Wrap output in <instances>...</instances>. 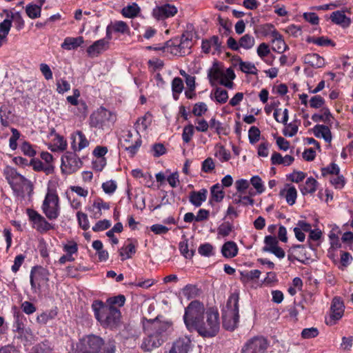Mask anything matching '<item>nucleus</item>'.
<instances>
[{
	"label": "nucleus",
	"mask_w": 353,
	"mask_h": 353,
	"mask_svg": "<svg viewBox=\"0 0 353 353\" xmlns=\"http://www.w3.org/2000/svg\"><path fill=\"white\" fill-rule=\"evenodd\" d=\"M3 175L16 196L23 197L26 194L30 195L32 192L31 182L14 168L6 166L3 170Z\"/></svg>",
	"instance_id": "1"
},
{
	"label": "nucleus",
	"mask_w": 353,
	"mask_h": 353,
	"mask_svg": "<svg viewBox=\"0 0 353 353\" xmlns=\"http://www.w3.org/2000/svg\"><path fill=\"white\" fill-rule=\"evenodd\" d=\"M92 307L96 319L102 325L112 327L119 323L121 312L115 307H108L101 301H94Z\"/></svg>",
	"instance_id": "2"
},
{
	"label": "nucleus",
	"mask_w": 353,
	"mask_h": 353,
	"mask_svg": "<svg viewBox=\"0 0 353 353\" xmlns=\"http://www.w3.org/2000/svg\"><path fill=\"white\" fill-rule=\"evenodd\" d=\"M194 330L204 338H210L215 336L220 329L219 314L217 310L210 308L207 310L205 321H201L195 326Z\"/></svg>",
	"instance_id": "3"
},
{
	"label": "nucleus",
	"mask_w": 353,
	"mask_h": 353,
	"mask_svg": "<svg viewBox=\"0 0 353 353\" xmlns=\"http://www.w3.org/2000/svg\"><path fill=\"white\" fill-rule=\"evenodd\" d=\"M239 294L237 292L232 293L228 298L226 306L223 310V326L226 330H234L237 327L239 320Z\"/></svg>",
	"instance_id": "4"
},
{
	"label": "nucleus",
	"mask_w": 353,
	"mask_h": 353,
	"mask_svg": "<svg viewBox=\"0 0 353 353\" xmlns=\"http://www.w3.org/2000/svg\"><path fill=\"white\" fill-rule=\"evenodd\" d=\"M205 307L203 303L198 301H192L185 308L183 316L184 323L189 331H193L198 323L203 317Z\"/></svg>",
	"instance_id": "5"
},
{
	"label": "nucleus",
	"mask_w": 353,
	"mask_h": 353,
	"mask_svg": "<svg viewBox=\"0 0 353 353\" xmlns=\"http://www.w3.org/2000/svg\"><path fill=\"white\" fill-rule=\"evenodd\" d=\"M168 325L161 323H154L152 325L153 332L144 339L141 347L147 352H151L154 348L159 347L164 342L165 338L163 333L167 330Z\"/></svg>",
	"instance_id": "6"
},
{
	"label": "nucleus",
	"mask_w": 353,
	"mask_h": 353,
	"mask_svg": "<svg viewBox=\"0 0 353 353\" xmlns=\"http://www.w3.org/2000/svg\"><path fill=\"white\" fill-rule=\"evenodd\" d=\"M41 209L48 219L54 220L58 218L60 214L59 199L54 191L48 190L43 200Z\"/></svg>",
	"instance_id": "7"
},
{
	"label": "nucleus",
	"mask_w": 353,
	"mask_h": 353,
	"mask_svg": "<svg viewBox=\"0 0 353 353\" xmlns=\"http://www.w3.org/2000/svg\"><path fill=\"white\" fill-rule=\"evenodd\" d=\"M103 343V340L97 336H86L79 341L74 353H98Z\"/></svg>",
	"instance_id": "8"
},
{
	"label": "nucleus",
	"mask_w": 353,
	"mask_h": 353,
	"mask_svg": "<svg viewBox=\"0 0 353 353\" xmlns=\"http://www.w3.org/2000/svg\"><path fill=\"white\" fill-rule=\"evenodd\" d=\"M116 115L103 107L99 108L90 117V124L92 127L102 128L110 123H114Z\"/></svg>",
	"instance_id": "9"
},
{
	"label": "nucleus",
	"mask_w": 353,
	"mask_h": 353,
	"mask_svg": "<svg viewBox=\"0 0 353 353\" xmlns=\"http://www.w3.org/2000/svg\"><path fill=\"white\" fill-rule=\"evenodd\" d=\"M26 214L32 223V227L40 233H44L53 229V226L46 219L33 209H27Z\"/></svg>",
	"instance_id": "10"
},
{
	"label": "nucleus",
	"mask_w": 353,
	"mask_h": 353,
	"mask_svg": "<svg viewBox=\"0 0 353 353\" xmlns=\"http://www.w3.org/2000/svg\"><path fill=\"white\" fill-rule=\"evenodd\" d=\"M268 347V341L263 337H254L243 346L242 353H265Z\"/></svg>",
	"instance_id": "11"
},
{
	"label": "nucleus",
	"mask_w": 353,
	"mask_h": 353,
	"mask_svg": "<svg viewBox=\"0 0 353 353\" xmlns=\"http://www.w3.org/2000/svg\"><path fill=\"white\" fill-rule=\"evenodd\" d=\"M177 12L178 10L175 6L165 3L154 8L152 16L157 21H163L174 17L177 14Z\"/></svg>",
	"instance_id": "12"
},
{
	"label": "nucleus",
	"mask_w": 353,
	"mask_h": 353,
	"mask_svg": "<svg viewBox=\"0 0 353 353\" xmlns=\"http://www.w3.org/2000/svg\"><path fill=\"white\" fill-rule=\"evenodd\" d=\"M141 143V137L139 133L135 131L133 134L131 131H128L124 144L127 152L132 154H136L139 151Z\"/></svg>",
	"instance_id": "13"
},
{
	"label": "nucleus",
	"mask_w": 353,
	"mask_h": 353,
	"mask_svg": "<svg viewBox=\"0 0 353 353\" xmlns=\"http://www.w3.org/2000/svg\"><path fill=\"white\" fill-rule=\"evenodd\" d=\"M265 246L263 251L274 254L279 259L285 257V252L282 248L278 246V240L275 236H267L264 239Z\"/></svg>",
	"instance_id": "14"
},
{
	"label": "nucleus",
	"mask_w": 353,
	"mask_h": 353,
	"mask_svg": "<svg viewBox=\"0 0 353 353\" xmlns=\"http://www.w3.org/2000/svg\"><path fill=\"white\" fill-rule=\"evenodd\" d=\"M82 165V162L79 156H62L61 157V169L66 173H72L79 169Z\"/></svg>",
	"instance_id": "15"
},
{
	"label": "nucleus",
	"mask_w": 353,
	"mask_h": 353,
	"mask_svg": "<svg viewBox=\"0 0 353 353\" xmlns=\"http://www.w3.org/2000/svg\"><path fill=\"white\" fill-rule=\"evenodd\" d=\"M192 341L188 336L181 337L174 341L167 353H188Z\"/></svg>",
	"instance_id": "16"
},
{
	"label": "nucleus",
	"mask_w": 353,
	"mask_h": 353,
	"mask_svg": "<svg viewBox=\"0 0 353 353\" xmlns=\"http://www.w3.org/2000/svg\"><path fill=\"white\" fill-rule=\"evenodd\" d=\"M71 148L74 152H80L89 145V141L85 135L79 130L73 132L70 137Z\"/></svg>",
	"instance_id": "17"
},
{
	"label": "nucleus",
	"mask_w": 353,
	"mask_h": 353,
	"mask_svg": "<svg viewBox=\"0 0 353 353\" xmlns=\"http://www.w3.org/2000/svg\"><path fill=\"white\" fill-rule=\"evenodd\" d=\"M14 330L17 333V337L21 340L24 345L30 344L34 341V336L31 329L24 326L23 323L17 322Z\"/></svg>",
	"instance_id": "18"
},
{
	"label": "nucleus",
	"mask_w": 353,
	"mask_h": 353,
	"mask_svg": "<svg viewBox=\"0 0 353 353\" xmlns=\"http://www.w3.org/2000/svg\"><path fill=\"white\" fill-rule=\"evenodd\" d=\"M330 19L334 24L339 26L344 29L349 28L352 23L351 18L345 14L344 10L332 12L330 16Z\"/></svg>",
	"instance_id": "19"
},
{
	"label": "nucleus",
	"mask_w": 353,
	"mask_h": 353,
	"mask_svg": "<svg viewBox=\"0 0 353 353\" xmlns=\"http://www.w3.org/2000/svg\"><path fill=\"white\" fill-rule=\"evenodd\" d=\"M109 48V42L105 39H101L94 41L92 45L88 47L86 52L89 57H98L103 52Z\"/></svg>",
	"instance_id": "20"
},
{
	"label": "nucleus",
	"mask_w": 353,
	"mask_h": 353,
	"mask_svg": "<svg viewBox=\"0 0 353 353\" xmlns=\"http://www.w3.org/2000/svg\"><path fill=\"white\" fill-rule=\"evenodd\" d=\"M48 275V271L43 268H33L31 270L30 276L32 290L35 291L37 287L40 286V283L38 282L39 277L43 276L45 281L48 282L49 280Z\"/></svg>",
	"instance_id": "21"
},
{
	"label": "nucleus",
	"mask_w": 353,
	"mask_h": 353,
	"mask_svg": "<svg viewBox=\"0 0 353 353\" xmlns=\"http://www.w3.org/2000/svg\"><path fill=\"white\" fill-rule=\"evenodd\" d=\"M257 55L268 65H272L275 56L271 53L270 46L266 43H261L256 49Z\"/></svg>",
	"instance_id": "22"
},
{
	"label": "nucleus",
	"mask_w": 353,
	"mask_h": 353,
	"mask_svg": "<svg viewBox=\"0 0 353 353\" xmlns=\"http://www.w3.org/2000/svg\"><path fill=\"white\" fill-rule=\"evenodd\" d=\"M152 122V115L150 112H147L143 117H139L135 122L134 126V130L138 133L145 132Z\"/></svg>",
	"instance_id": "23"
},
{
	"label": "nucleus",
	"mask_w": 353,
	"mask_h": 353,
	"mask_svg": "<svg viewBox=\"0 0 353 353\" xmlns=\"http://www.w3.org/2000/svg\"><path fill=\"white\" fill-rule=\"evenodd\" d=\"M330 310L331 318L334 320H339L344 313V305L343 301L338 297L334 298Z\"/></svg>",
	"instance_id": "24"
},
{
	"label": "nucleus",
	"mask_w": 353,
	"mask_h": 353,
	"mask_svg": "<svg viewBox=\"0 0 353 353\" xmlns=\"http://www.w3.org/2000/svg\"><path fill=\"white\" fill-rule=\"evenodd\" d=\"M67 148V142L66 140L63 138V137L55 134V137L52 141V142L49 144L48 148L52 152H59L64 151Z\"/></svg>",
	"instance_id": "25"
},
{
	"label": "nucleus",
	"mask_w": 353,
	"mask_h": 353,
	"mask_svg": "<svg viewBox=\"0 0 353 353\" xmlns=\"http://www.w3.org/2000/svg\"><path fill=\"white\" fill-rule=\"evenodd\" d=\"M208 191L206 189H201L199 191H192L190 194V202L195 207H199L207 199Z\"/></svg>",
	"instance_id": "26"
},
{
	"label": "nucleus",
	"mask_w": 353,
	"mask_h": 353,
	"mask_svg": "<svg viewBox=\"0 0 353 353\" xmlns=\"http://www.w3.org/2000/svg\"><path fill=\"white\" fill-rule=\"evenodd\" d=\"M305 63L315 68H320L325 65V60L316 53L307 54L304 57Z\"/></svg>",
	"instance_id": "27"
},
{
	"label": "nucleus",
	"mask_w": 353,
	"mask_h": 353,
	"mask_svg": "<svg viewBox=\"0 0 353 353\" xmlns=\"http://www.w3.org/2000/svg\"><path fill=\"white\" fill-rule=\"evenodd\" d=\"M314 134L317 138H323L326 142L332 140V133L328 126L317 124L314 127Z\"/></svg>",
	"instance_id": "28"
},
{
	"label": "nucleus",
	"mask_w": 353,
	"mask_h": 353,
	"mask_svg": "<svg viewBox=\"0 0 353 353\" xmlns=\"http://www.w3.org/2000/svg\"><path fill=\"white\" fill-rule=\"evenodd\" d=\"M84 42L83 37H66L61 46L63 49L70 50L79 47Z\"/></svg>",
	"instance_id": "29"
},
{
	"label": "nucleus",
	"mask_w": 353,
	"mask_h": 353,
	"mask_svg": "<svg viewBox=\"0 0 353 353\" xmlns=\"http://www.w3.org/2000/svg\"><path fill=\"white\" fill-rule=\"evenodd\" d=\"M221 253L225 258H233L238 253V247L234 241L225 242L221 248Z\"/></svg>",
	"instance_id": "30"
},
{
	"label": "nucleus",
	"mask_w": 353,
	"mask_h": 353,
	"mask_svg": "<svg viewBox=\"0 0 353 353\" xmlns=\"http://www.w3.org/2000/svg\"><path fill=\"white\" fill-rule=\"evenodd\" d=\"M141 8L137 3H132L122 9L121 14L126 18L133 19L138 16Z\"/></svg>",
	"instance_id": "31"
},
{
	"label": "nucleus",
	"mask_w": 353,
	"mask_h": 353,
	"mask_svg": "<svg viewBox=\"0 0 353 353\" xmlns=\"http://www.w3.org/2000/svg\"><path fill=\"white\" fill-rule=\"evenodd\" d=\"M184 89L183 81L180 77H174L172 81V97L175 101L179 100L180 94Z\"/></svg>",
	"instance_id": "32"
},
{
	"label": "nucleus",
	"mask_w": 353,
	"mask_h": 353,
	"mask_svg": "<svg viewBox=\"0 0 353 353\" xmlns=\"http://www.w3.org/2000/svg\"><path fill=\"white\" fill-rule=\"evenodd\" d=\"M317 184V181L313 177L307 178L305 184L301 188V193L303 195L314 193L316 190Z\"/></svg>",
	"instance_id": "33"
},
{
	"label": "nucleus",
	"mask_w": 353,
	"mask_h": 353,
	"mask_svg": "<svg viewBox=\"0 0 353 353\" xmlns=\"http://www.w3.org/2000/svg\"><path fill=\"white\" fill-rule=\"evenodd\" d=\"M114 32L121 33L123 34L129 35L130 33V29L126 22L123 21H115L114 23L110 24Z\"/></svg>",
	"instance_id": "34"
},
{
	"label": "nucleus",
	"mask_w": 353,
	"mask_h": 353,
	"mask_svg": "<svg viewBox=\"0 0 353 353\" xmlns=\"http://www.w3.org/2000/svg\"><path fill=\"white\" fill-rule=\"evenodd\" d=\"M322 114H314L312 116V120L314 122L323 121L324 123H329L332 118V114L327 108H323L321 109Z\"/></svg>",
	"instance_id": "35"
},
{
	"label": "nucleus",
	"mask_w": 353,
	"mask_h": 353,
	"mask_svg": "<svg viewBox=\"0 0 353 353\" xmlns=\"http://www.w3.org/2000/svg\"><path fill=\"white\" fill-rule=\"evenodd\" d=\"M239 46L245 50H250L255 44V39L253 36L245 34L239 39Z\"/></svg>",
	"instance_id": "36"
},
{
	"label": "nucleus",
	"mask_w": 353,
	"mask_h": 353,
	"mask_svg": "<svg viewBox=\"0 0 353 353\" xmlns=\"http://www.w3.org/2000/svg\"><path fill=\"white\" fill-rule=\"evenodd\" d=\"M274 26L272 23H264L254 27V33L262 37H267L271 34Z\"/></svg>",
	"instance_id": "37"
},
{
	"label": "nucleus",
	"mask_w": 353,
	"mask_h": 353,
	"mask_svg": "<svg viewBox=\"0 0 353 353\" xmlns=\"http://www.w3.org/2000/svg\"><path fill=\"white\" fill-rule=\"evenodd\" d=\"M225 196L222 186L216 183L211 188V199L216 202H221Z\"/></svg>",
	"instance_id": "38"
},
{
	"label": "nucleus",
	"mask_w": 353,
	"mask_h": 353,
	"mask_svg": "<svg viewBox=\"0 0 353 353\" xmlns=\"http://www.w3.org/2000/svg\"><path fill=\"white\" fill-rule=\"evenodd\" d=\"M26 12L30 19H37L41 16V9L37 4L30 3L26 6Z\"/></svg>",
	"instance_id": "39"
},
{
	"label": "nucleus",
	"mask_w": 353,
	"mask_h": 353,
	"mask_svg": "<svg viewBox=\"0 0 353 353\" xmlns=\"http://www.w3.org/2000/svg\"><path fill=\"white\" fill-rule=\"evenodd\" d=\"M239 68L243 72L249 74H256L258 72L254 64L251 62L243 61L241 58H239Z\"/></svg>",
	"instance_id": "40"
},
{
	"label": "nucleus",
	"mask_w": 353,
	"mask_h": 353,
	"mask_svg": "<svg viewBox=\"0 0 353 353\" xmlns=\"http://www.w3.org/2000/svg\"><path fill=\"white\" fill-rule=\"evenodd\" d=\"M272 163L274 165H290L294 161L293 156H272Z\"/></svg>",
	"instance_id": "41"
},
{
	"label": "nucleus",
	"mask_w": 353,
	"mask_h": 353,
	"mask_svg": "<svg viewBox=\"0 0 353 353\" xmlns=\"http://www.w3.org/2000/svg\"><path fill=\"white\" fill-rule=\"evenodd\" d=\"M135 252V245L132 243H129L126 246H123L120 249L119 254L121 256V260L124 261L131 258L132 254H134Z\"/></svg>",
	"instance_id": "42"
},
{
	"label": "nucleus",
	"mask_w": 353,
	"mask_h": 353,
	"mask_svg": "<svg viewBox=\"0 0 353 353\" xmlns=\"http://www.w3.org/2000/svg\"><path fill=\"white\" fill-rule=\"evenodd\" d=\"M254 194L255 193L253 192H249L248 196H242L241 194H239L234 199L233 202L235 204H242L243 205H253L254 201L251 198V196H254Z\"/></svg>",
	"instance_id": "43"
},
{
	"label": "nucleus",
	"mask_w": 353,
	"mask_h": 353,
	"mask_svg": "<svg viewBox=\"0 0 353 353\" xmlns=\"http://www.w3.org/2000/svg\"><path fill=\"white\" fill-rule=\"evenodd\" d=\"M214 95L215 101L221 104L226 103L228 99V91L221 88H216L215 89Z\"/></svg>",
	"instance_id": "44"
},
{
	"label": "nucleus",
	"mask_w": 353,
	"mask_h": 353,
	"mask_svg": "<svg viewBox=\"0 0 353 353\" xmlns=\"http://www.w3.org/2000/svg\"><path fill=\"white\" fill-rule=\"evenodd\" d=\"M11 111L6 105H2L0 108V120L1 123L4 127H8L10 125V115Z\"/></svg>",
	"instance_id": "45"
},
{
	"label": "nucleus",
	"mask_w": 353,
	"mask_h": 353,
	"mask_svg": "<svg viewBox=\"0 0 353 353\" xmlns=\"http://www.w3.org/2000/svg\"><path fill=\"white\" fill-rule=\"evenodd\" d=\"M194 133V126L192 123H189L183 128L182 133L183 141L188 143L192 139Z\"/></svg>",
	"instance_id": "46"
},
{
	"label": "nucleus",
	"mask_w": 353,
	"mask_h": 353,
	"mask_svg": "<svg viewBox=\"0 0 353 353\" xmlns=\"http://www.w3.org/2000/svg\"><path fill=\"white\" fill-rule=\"evenodd\" d=\"M286 202L290 205H292L295 203L297 197V191L294 186L289 187L286 190L285 195Z\"/></svg>",
	"instance_id": "47"
},
{
	"label": "nucleus",
	"mask_w": 353,
	"mask_h": 353,
	"mask_svg": "<svg viewBox=\"0 0 353 353\" xmlns=\"http://www.w3.org/2000/svg\"><path fill=\"white\" fill-rule=\"evenodd\" d=\"M250 183L255 188L257 194H262L265 191L264 185L259 176H252L250 181Z\"/></svg>",
	"instance_id": "48"
},
{
	"label": "nucleus",
	"mask_w": 353,
	"mask_h": 353,
	"mask_svg": "<svg viewBox=\"0 0 353 353\" xmlns=\"http://www.w3.org/2000/svg\"><path fill=\"white\" fill-rule=\"evenodd\" d=\"M261 132L256 126L250 127L248 131V138L251 144H254L260 139Z\"/></svg>",
	"instance_id": "49"
},
{
	"label": "nucleus",
	"mask_w": 353,
	"mask_h": 353,
	"mask_svg": "<svg viewBox=\"0 0 353 353\" xmlns=\"http://www.w3.org/2000/svg\"><path fill=\"white\" fill-rule=\"evenodd\" d=\"M207 111V105L204 102H198L194 105L192 112L196 117H201Z\"/></svg>",
	"instance_id": "50"
},
{
	"label": "nucleus",
	"mask_w": 353,
	"mask_h": 353,
	"mask_svg": "<svg viewBox=\"0 0 353 353\" xmlns=\"http://www.w3.org/2000/svg\"><path fill=\"white\" fill-rule=\"evenodd\" d=\"M198 293L199 289L194 285H188L183 289V294L188 299L196 297Z\"/></svg>",
	"instance_id": "51"
},
{
	"label": "nucleus",
	"mask_w": 353,
	"mask_h": 353,
	"mask_svg": "<svg viewBox=\"0 0 353 353\" xmlns=\"http://www.w3.org/2000/svg\"><path fill=\"white\" fill-rule=\"evenodd\" d=\"M77 217L79 226L83 230H87L90 228L89 221L87 214L82 212H78L77 213Z\"/></svg>",
	"instance_id": "52"
},
{
	"label": "nucleus",
	"mask_w": 353,
	"mask_h": 353,
	"mask_svg": "<svg viewBox=\"0 0 353 353\" xmlns=\"http://www.w3.org/2000/svg\"><path fill=\"white\" fill-rule=\"evenodd\" d=\"M281 110H282L281 108H275L274 114H273V117L277 122L282 123L284 125H287V123H288V121L289 119L288 110L287 108H285L283 111V117H281V119H279L278 114L281 113Z\"/></svg>",
	"instance_id": "53"
},
{
	"label": "nucleus",
	"mask_w": 353,
	"mask_h": 353,
	"mask_svg": "<svg viewBox=\"0 0 353 353\" xmlns=\"http://www.w3.org/2000/svg\"><path fill=\"white\" fill-rule=\"evenodd\" d=\"M92 168L97 171H101L106 165V160L104 156H95L92 160Z\"/></svg>",
	"instance_id": "54"
},
{
	"label": "nucleus",
	"mask_w": 353,
	"mask_h": 353,
	"mask_svg": "<svg viewBox=\"0 0 353 353\" xmlns=\"http://www.w3.org/2000/svg\"><path fill=\"white\" fill-rule=\"evenodd\" d=\"M232 225L229 222L223 223L217 229L218 234L221 236H227L232 231Z\"/></svg>",
	"instance_id": "55"
},
{
	"label": "nucleus",
	"mask_w": 353,
	"mask_h": 353,
	"mask_svg": "<svg viewBox=\"0 0 353 353\" xmlns=\"http://www.w3.org/2000/svg\"><path fill=\"white\" fill-rule=\"evenodd\" d=\"M310 41L319 46H335V43L332 40L325 37L312 38Z\"/></svg>",
	"instance_id": "56"
},
{
	"label": "nucleus",
	"mask_w": 353,
	"mask_h": 353,
	"mask_svg": "<svg viewBox=\"0 0 353 353\" xmlns=\"http://www.w3.org/2000/svg\"><path fill=\"white\" fill-rule=\"evenodd\" d=\"M77 106V110H74V113L79 117H85L88 113V105L83 100H80Z\"/></svg>",
	"instance_id": "57"
},
{
	"label": "nucleus",
	"mask_w": 353,
	"mask_h": 353,
	"mask_svg": "<svg viewBox=\"0 0 353 353\" xmlns=\"http://www.w3.org/2000/svg\"><path fill=\"white\" fill-rule=\"evenodd\" d=\"M198 252L204 256H210L213 255V246L208 243L201 245L198 248Z\"/></svg>",
	"instance_id": "58"
},
{
	"label": "nucleus",
	"mask_w": 353,
	"mask_h": 353,
	"mask_svg": "<svg viewBox=\"0 0 353 353\" xmlns=\"http://www.w3.org/2000/svg\"><path fill=\"white\" fill-rule=\"evenodd\" d=\"M330 183L337 189H341L345 185V179L343 175L335 174L330 177Z\"/></svg>",
	"instance_id": "59"
},
{
	"label": "nucleus",
	"mask_w": 353,
	"mask_h": 353,
	"mask_svg": "<svg viewBox=\"0 0 353 353\" xmlns=\"http://www.w3.org/2000/svg\"><path fill=\"white\" fill-rule=\"evenodd\" d=\"M310 106L312 108H320L325 104V99L320 95L312 97L310 101Z\"/></svg>",
	"instance_id": "60"
},
{
	"label": "nucleus",
	"mask_w": 353,
	"mask_h": 353,
	"mask_svg": "<svg viewBox=\"0 0 353 353\" xmlns=\"http://www.w3.org/2000/svg\"><path fill=\"white\" fill-rule=\"evenodd\" d=\"M298 129V125L295 123H287L283 130V134L285 136L292 137L297 133Z\"/></svg>",
	"instance_id": "61"
},
{
	"label": "nucleus",
	"mask_w": 353,
	"mask_h": 353,
	"mask_svg": "<svg viewBox=\"0 0 353 353\" xmlns=\"http://www.w3.org/2000/svg\"><path fill=\"white\" fill-rule=\"evenodd\" d=\"M209 127L212 129H214L216 132L219 134L221 133L225 134V128L223 127L222 123L219 121L216 120L214 118L210 119Z\"/></svg>",
	"instance_id": "62"
},
{
	"label": "nucleus",
	"mask_w": 353,
	"mask_h": 353,
	"mask_svg": "<svg viewBox=\"0 0 353 353\" xmlns=\"http://www.w3.org/2000/svg\"><path fill=\"white\" fill-rule=\"evenodd\" d=\"M70 89V83L64 79H61L57 82V91L59 93L68 92Z\"/></svg>",
	"instance_id": "63"
},
{
	"label": "nucleus",
	"mask_w": 353,
	"mask_h": 353,
	"mask_svg": "<svg viewBox=\"0 0 353 353\" xmlns=\"http://www.w3.org/2000/svg\"><path fill=\"white\" fill-rule=\"evenodd\" d=\"M102 346V351L100 353H115L116 343L114 341L108 340Z\"/></svg>",
	"instance_id": "64"
}]
</instances>
